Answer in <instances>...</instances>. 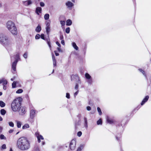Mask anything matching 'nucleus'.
<instances>
[{
  "label": "nucleus",
  "instance_id": "obj_33",
  "mask_svg": "<svg viewBox=\"0 0 151 151\" xmlns=\"http://www.w3.org/2000/svg\"><path fill=\"white\" fill-rule=\"evenodd\" d=\"M46 31L47 34H48L50 31V27H46Z\"/></svg>",
  "mask_w": 151,
  "mask_h": 151
},
{
  "label": "nucleus",
  "instance_id": "obj_29",
  "mask_svg": "<svg viewBox=\"0 0 151 151\" xmlns=\"http://www.w3.org/2000/svg\"><path fill=\"white\" fill-rule=\"evenodd\" d=\"M87 82L89 85H91L93 81L92 78L87 79Z\"/></svg>",
  "mask_w": 151,
  "mask_h": 151
},
{
  "label": "nucleus",
  "instance_id": "obj_11",
  "mask_svg": "<svg viewBox=\"0 0 151 151\" xmlns=\"http://www.w3.org/2000/svg\"><path fill=\"white\" fill-rule=\"evenodd\" d=\"M23 4L25 6H27L32 4V2L31 0H27L22 1Z\"/></svg>",
  "mask_w": 151,
  "mask_h": 151
},
{
  "label": "nucleus",
  "instance_id": "obj_60",
  "mask_svg": "<svg viewBox=\"0 0 151 151\" xmlns=\"http://www.w3.org/2000/svg\"><path fill=\"white\" fill-rule=\"evenodd\" d=\"M61 43L63 45H65V42L64 40H61Z\"/></svg>",
  "mask_w": 151,
  "mask_h": 151
},
{
  "label": "nucleus",
  "instance_id": "obj_37",
  "mask_svg": "<svg viewBox=\"0 0 151 151\" xmlns=\"http://www.w3.org/2000/svg\"><path fill=\"white\" fill-rule=\"evenodd\" d=\"M16 86V83L15 81H14L12 83V88H15Z\"/></svg>",
  "mask_w": 151,
  "mask_h": 151
},
{
  "label": "nucleus",
  "instance_id": "obj_47",
  "mask_svg": "<svg viewBox=\"0 0 151 151\" xmlns=\"http://www.w3.org/2000/svg\"><path fill=\"white\" fill-rule=\"evenodd\" d=\"M41 38L43 40H45V36L44 34H41L40 36Z\"/></svg>",
  "mask_w": 151,
  "mask_h": 151
},
{
  "label": "nucleus",
  "instance_id": "obj_35",
  "mask_svg": "<svg viewBox=\"0 0 151 151\" xmlns=\"http://www.w3.org/2000/svg\"><path fill=\"white\" fill-rule=\"evenodd\" d=\"M0 139H6V138L3 134H1L0 135Z\"/></svg>",
  "mask_w": 151,
  "mask_h": 151
},
{
  "label": "nucleus",
  "instance_id": "obj_53",
  "mask_svg": "<svg viewBox=\"0 0 151 151\" xmlns=\"http://www.w3.org/2000/svg\"><path fill=\"white\" fill-rule=\"evenodd\" d=\"M40 6L42 7H43L45 6L44 3L43 2H40Z\"/></svg>",
  "mask_w": 151,
  "mask_h": 151
},
{
  "label": "nucleus",
  "instance_id": "obj_32",
  "mask_svg": "<svg viewBox=\"0 0 151 151\" xmlns=\"http://www.w3.org/2000/svg\"><path fill=\"white\" fill-rule=\"evenodd\" d=\"M97 125L102 124V121L101 119H100L97 122Z\"/></svg>",
  "mask_w": 151,
  "mask_h": 151
},
{
  "label": "nucleus",
  "instance_id": "obj_55",
  "mask_svg": "<svg viewBox=\"0 0 151 151\" xmlns=\"http://www.w3.org/2000/svg\"><path fill=\"white\" fill-rule=\"evenodd\" d=\"M86 109L88 111H90L91 109V107L90 106H88L86 107Z\"/></svg>",
  "mask_w": 151,
  "mask_h": 151
},
{
  "label": "nucleus",
  "instance_id": "obj_62",
  "mask_svg": "<svg viewBox=\"0 0 151 151\" xmlns=\"http://www.w3.org/2000/svg\"><path fill=\"white\" fill-rule=\"evenodd\" d=\"M13 129H10L9 131V133H12L13 132Z\"/></svg>",
  "mask_w": 151,
  "mask_h": 151
},
{
  "label": "nucleus",
  "instance_id": "obj_45",
  "mask_svg": "<svg viewBox=\"0 0 151 151\" xmlns=\"http://www.w3.org/2000/svg\"><path fill=\"white\" fill-rule=\"evenodd\" d=\"M40 37V35L39 34H37L36 35L35 37V38L36 39H39Z\"/></svg>",
  "mask_w": 151,
  "mask_h": 151
},
{
  "label": "nucleus",
  "instance_id": "obj_2",
  "mask_svg": "<svg viewBox=\"0 0 151 151\" xmlns=\"http://www.w3.org/2000/svg\"><path fill=\"white\" fill-rule=\"evenodd\" d=\"M13 42L12 39L10 37L0 34V43L8 49L10 48Z\"/></svg>",
  "mask_w": 151,
  "mask_h": 151
},
{
  "label": "nucleus",
  "instance_id": "obj_16",
  "mask_svg": "<svg viewBox=\"0 0 151 151\" xmlns=\"http://www.w3.org/2000/svg\"><path fill=\"white\" fill-rule=\"evenodd\" d=\"M41 26L39 24H38L36 28L35 31L37 32H39L41 31Z\"/></svg>",
  "mask_w": 151,
  "mask_h": 151
},
{
  "label": "nucleus",
  "instance_id": "obj_41",
  "mask_svg": "<svg viewBox=\"0 0 151 151\" xmlns=\"http://www.w3.org/2000/svg\"><path fill=\"white\" fill-rule=\"evenodd\" d=\"M50 21H47L46 22V27H50Z\"/></svg>",
  "mask_w": 151,
  "mask_h": 151
},
{
  "label": "nucleus",
  "instance_id": "obj_28",
  "mask_svg": "<svg viewBox=\"0 0 151 151\" xmlns=\"http://www.w3.org/2000/svg\"><path fill=\"white\" fill-rule=\"evenodd\" d=\"M49 14H45L44 15V18L45 20H47L49 18Z\"/></svg>",
  "mask_w": 151,
  "mask_h": 151
},
{
  "label": "nucleus",
  "instance_id": "obj_38",
  "mask_svg": "<svg viewBox=\"0 0 151 151\" xmlns=\"http://www.w3.org/2000/svg\"><path fill=\"white\" fill-rule=\"evenodd\" d=\"M9 124L10 127H14V123L12 122H9Z\"/></svg>",
  "mask_w": 151,
  "mask_h": 151
},
{
  "label": "nucleus",
  "instance_id": "obj_51",
  "mask_svg": "<svg viewBox=\"0 0 151 151\" xmlns=\"http://www.w3.org/2000/svg\"><path fill=\"white\" fill-rule=\"evenodd\" d=\"M78 83H76L75 86V89L78 90Z\"/></svg>",
  "mask_w": 151,
  "mask_h": 151
},
{
  "label": "nucleus",
  "instance_id": "obj_15",
  "mask_svg": "<svg viewBox=\"0 0 151 151\" xmlns=\"http://www.w3.org/2000/svg\"><path fill=\"white\" fill-rule=\"evenodd\" d=\"M52 57L53 63V65L54 66H56V60L54 55L52 53Z\"/></svg>",
  "mask_w": 151,
  "mask_h": 151
},
{
  "label": "nucleus",
  "instance_id": "obj_20",
  "mask_svg": "<svg viewBox=\"0 0 151 151\" xmlns=\"http://www.w3.org/2000/svg\"><path fill=\"white\" fill-rule=\"evenodd\" d=\"M86 50L87 46L86 45L84 46L83 47L82 49V52L83 53L84 55H85L86 54Z\"/></svg>",
  "mask_w": 151,
  "mask_h": 151
},
{
  "label": "nucleus",
  "instance_id": "obj_6",
  "mask_svg": "<svg viewBox=\"0 0 151 151\" xmlns=\"http://www.w3.org/2000/svg\"><path fill=\"white\" fill-rule=\"evenodd\" d=\"M15 60L12 63V70L14 71H16V67L17 63L19 60H20L19 53H17L14 56Z\"/></svg>",
  "mask_w": 151,
  "mask_h": 151
},
{
  "label": "nucleus",
  "instance_id": "obj_4",
  "mask_svg": "<svg viewBox=\"0 0 151 151\" xmlns=\"http://www.w3.org/2000/svg\"><path fill=\"white\" fill-rule=\"evenodd\" d=\"M7 27L9 30L14 35L17 34V30L14 23L12 21H9L6 23Z\"/></svg>",
  "mask_w": 151,
  "mask_h": 151
},
{
  "label": "nucleus",
  "instance_id": "obj_1",
  "mask_svg": "<svg viewBox=\"0 0 151 151\" xmlns=\"http://www.w3.org/2000/svg\"><path fill=\"white\" fill-rule=\"evenodd\" d=\"M17 146L21 150H27L30 147V142L27 137H22L17 140Z\"/></svg>",
  "mask_w": 151,
  "mask_h": 151
},
{
  "label": "nucleus",
  "instance_id": "obj_12",
  "mask_svg": "<svg viewBox=\"0 0 151 151\" xmlns=\"http://www.w3.org/2000/svg\"><path fill=\"white\" fill-rule=\"evenodd\" d=\"M78 77L77 75H72L71 76V80L72 81H76Z\"/></svg>",
  "mask_w": 151,
  "mask_h": 151
},
{
  "label": "nucleus",
  "instance_id": "obj_9",
  "mask_svg": "<svg viewBox=\"0 0 151 151\" xmlns=\"http://www.w3.org/2000/svg\"><path fill=\"white\" fill-rule=\"evenodd\" d=\"M35 135L37 139L38 142L39 143H40L41 142L40 139H44V138L43 136L42 135L40 134L38 132H36Z\"/></svg>",
  "mask_w": 151,
  "mask_h": 151
},
{
  "label": "nucleus",
  "instance_id": "obj_36",
  "mask_svg": "<svg viewBox=\"0 0 151 151\" xmlns=\"http://www.w3.org/2000/svg\"><path fill=\"white\" fill-rule=\"evenodd\" d=\"M6 146L5 144L3 145L1 147V150H3V149H6Z\"/></svg>",
  "mask_w": 151,
  "mask_h": 151
},
{
  "label": "nucleus",
  "instance_id": "obj_64",
  "mask_svg": "<svg viewBox=\"0 0 151 151\" xmlns=\"http://www.w3.org/2000/svg\"><path fill=\"white\" fill-rule=\"evenodd\" d=\"M45 144V142L44 141H42V145H43Z\"/></svg>",
  "mask_w": 151,
  "mask_h": 151
},
{
  "label": "nucleus",
  "instance_id": "obj_17",
  "mask_svg": "<svg viewBox=\"0 0 151 151\" xmlns=\"http://www.w3.org/2000/svg\"><path fill=\"white\" fill-rule=\"evenodd\" d=\"M84 126L85 128H86V129H87L88 128V122H87V120L86 118L84 117Z\"/></svg>",
  "mask_w": 151,
  "mask_h": 151
},
{
  "label": "nucleus",
  "instance_id": "obj_46",
  "mask_svg": "<svg viewBox=\"0 0 151 151\" xmlns=\"http://www.w3.org/2000/svg\"><path fill=\"white\" fill-rule=\"evenodd\" d=\"M24 57L26 59L27 57V52H25L23 55Z\"/></svg>",
  "mask_w": 151,
  "mask_h": 151
},
{
  "label": "nucleus",
  "instance_id": "obj_14",
  "mask_svg": "<svg viewBox=\"0 0 151 151\" xmlns=\"http://www.w3.org/2000/svg\"><path fill=\"white\" fill-rule=\"evenodd\" d=\"M42 12V8L41 7H37L36 8V13L38 15H39V13H41Z\"/></svg>",
  "mask_w": 151,
  "mask_h": 151
},
{
  "label": "nucleus",
  "instance_id": "obj_42",
  "mask_svg": "<svg viewBox=\"0 0 151 151\" xmlns=\"http://www.w3.org/2000/svg\"><path fill=\"white\" fill-rule=\"evenodd\" d=\"M60 23L62 26H64L65 24V22L64 21H61Z\"/></svg>",
  "mask_w": 151,
  "mask_h": 151
},
{
  "label": "nucleus",
  "instance_id": "obj_19",
  "mask_svg": "<svg viewBox=\"0 0 151 151\" xmlns=\"http://www.w3.org/2000/svg\"><path fill=\"white\" fill-rule=\"evenodd\" d=\"M72 24V21L71 20L68 19L66 21V25L67 26H70Z\"/></svg>",
  "mask_w": 151,
  "mask_h": 151
},
{
  "label": "nucleus",
  "instance_id": "obj_21",
  "mask_svg": "<svg viewBox=\"0 0 151 151\" xmlns=\"http://www.w3.org/2000/svg\"><path fill=\"white\" fill-rule=\"evenodd\" d=\"M72 46H73V47L75 50H78V47L77 46L76 43L75 42H73L72 43Z\"/></svg>",
  "mask_w": 151,
  "mask_h": 151
},
{
  "label": "nucleus",
  "instance_id": "obj_22",
  "mask_svg": "<svg viewBox=\"0 0 151 151\" xmlns=\"http://www.w3.org/2000/svg\"><path fill=\"white\" fill-rule=\"evenodd\" d=\"M29 124H26L23 126L22 128L23 129H25L27 128H29Z\"/></svg>",
  "mask_w": 151,
  "mask_h": 151
},
{
  "label": "nucleus",
  "instance_id": "obj_10",
  "mask_svg": "<svg viewBox=\"0 0 151 151\" xmlns=\"http://www.w3.org/2000/svg\"><path fill=\"white\" fill-rule=\"evenodd\" d=\"M68 9H71L72 7L74 6V4L70 1H68L65 3Z\"/></svg>",
  "mask_w": 151,
  "mask_h": 151
},
{
  "label": "nucleus",
  "instance_id": "obj_3",
  "mask_svg": "<svg viewBox=\"0 0 151 151\" xmlns=\"http://www.w3.org/2000/svg\"><path fill=\"white\" fill-rule=\"evenodd\" d=\"M22 99L19 97L15 99L12 102L11 107L12 110L16 112L18 109L21 106Z\"/></svg>",
  "mask_w": 151,
  "mask_h": 151
},
{
  "label": "nucleus",
  "instance_id": "obj_27",
  "mask_svg": "<svg viewBox=\"0 0 151 151\" xmlns=\"http://www.w3.org/2000/svg\"><path fill=\"white\" fill-rule=\"evenodd\" d=\"M5 106V103L1 101H0V106L1 107H4Z\"/></svg>",
  "mask_w": 151,
  "mask_h": 151
},
{
  "label": "nucleus",
  "instance_id": "obj_49",
  "mask_svg": "<svg viewBox=\"0 0 151 151\" xmlns=\"http://www.w3.org/2000/svg\"><path fill=\"white\" fill-rule=\"evenodd\" d=\"M82 133L81 131H79L77 133V136L80 137L81 136Z\"/></svg>",
  "mask_w": 151,
  "mask_h": 151
},
{
  "label": "nucleus",
  "instance_id": "obj_34",
  "mask_svg": "<svg viewBox=\"0 0 151 151\" xmlns=\"http://www.w3.org/2000/svg\"><path fill=\"white\" fill-rule=\"evenodd\" d=\"M83 145H81L80 147L78 148L76 151H81L83 149Z\"/></svg>",
  "mask_w": 151,
  "mask_h": 151
},
{
  "label": "nucleus",
  "instance_id": "obj_31",
  "mask_svg": "<svg viewBox=\"0 0 151 151\" xmlns=\"http://www.w3.org/2000/svg\"><path fill=\"white\" fill-rule=\"evenodd\" d=\"M23 92V90L22 89H19L16 92L17 93H21Z\"/></svg>",
  "mask_w": 151,
  "mask_h": 151
},
{
  "label": "nucleus",
  "instance_id": "obj_23",
  "mask_svg": "<svg viewBox=\"0 0 151 151\" xmlns=\"http://www.w3.org/2000/svg\"><path fill=\"white\" fill-rule=\"evenodd\" d=\"M0 112L2 115H4L6 114V111L5 109H2L1 110Z\"/></svg>",
  "mask_w": 151,
  "mask_h": 151
},
{
  "label": "nucleus",
  "instance_id": "obj_63",
  "mask_svg": "<svg viewBox=\"0 0 151 151\" xmlns=\"http://www.w3.org/2000/svg\"><path fill=\"white\" fill-rule=\"evenodd\" d=\"M6 86H3V89L4 90H6Z\"/></svg>",
  "mask_w": 151,
  "mask_h": 151
},
{
  "label": "nucleus",
  "instance_id": "obj_5",
  "mask_svg": "<svg viewBox=\"0 0 151 151\" xmlns=\"http://www.w3.org/2000/svg\"><path fill=\"white\" fill-rule=\"evenodd\" d=\"M37 114V111L33 107L30 108L29 121L30 122H33L34 119L36 116Z\"/></svg>",
  "mask_w": 151,
  "mask_h": 151
},
{
  "label": "nucleus",
  "instance_id": "obj_18",
  "mask_svg": "<svg viewBox=\"0 0 151 151\" xmlns=\"http://www.w3.org/2000/svg\"><path fill=\"white\" fill-rule=\"evenodd\" d=\"M106 121L108 123L110 124H111L113 123V122L108 116L106 117Z\"/></svg>",
  "mask_w": 151,
  "mask_h": 151
},
{
  "label": "nucleus",
  "instance_id": "obj_13",
  "mask_svg": "<svg viewBox=\"0 0 151 151\" xmlns=\"http://www.w3.org/2000/svg\"><path fill=\"white\" fill-rule=\"evenodd\" d=\"M149 98V96H146L143 99L142 102L141 103V105H143L148 100Z\"/></svg>",
  "mask_w": 151,
  "mask_h": 151
},
{
  "label": "nucleus",
  "instance_id": "obj_59",
  "mask_svg": "<svg viewBox=\"0 0 151 151\" xmlns=\"http://www.w3.org/2000/svg\"><path fill=\"white\" fill-rule=\"evenodd\" d=\"M56 44L59 47H60L61 45L58 41L56 42Z\"/></svg>",
  "mask_w": 151,
  "mask_h": 151
},
{
  "label": "nucleus",
  "instance_id": "obj_26",
  "mask_svg": "<svg viewBox=\"0 0 151 151\" xmlns=\"http://www.w3.org/2000/svg\"><path fill=\"white\" fill-rule=\"evenodd\" d=\"M17 126L18 128H19L21 127V123L20 122L18 121H16Z\"/></svg>",
  "mask_w": 151,
  "mask_h": 151
},
{
  "label": "nucleus",
  "instance_id": "obj_44",
  "mask_svg": "<svg viewBox=\"0 0 151 151\" xmlns=\"http://www.w3.org/2000/svg\"><path fill=\"white\" fill-rule=\"evenodd\" d=\"M76 81L77 82L76 83H78V84L81 83V81L79 77H78V78L76 80Z\"/></svg>",
  "mask_w": 151,
  "mask_h": 151
},
{
  "label": "nucleus",
  "instance_id": "obj_54",
  "mask_svg": "<svg viewBox=\"0 0 151 151\" xmlns=\"http://www.w3.org/2000/svg\"><path fill=\"white\" fill-rule=\"evenodd\" d=\"M78 90H77L74 94V96L75 97H76V95L78 94Z\"/></svg>",
  "mask_w": 151,
  "mask_h": 151
},
{
  "label": "nucleus",
  "instance_id": "obj_8",
  "mask_svg": "<svg viewBox=\"0 0 151 151\" xmlns=\"http://www.w3.org/2000/svg\"><path fill=\"white\" fill-rule=\"evenodd\" d=\"M76 145V140L75 139L72 140L69 145V147L70 149L72 150H74L75 149Z\"/></svg>",
  "mask_w": 151,
  "mask_h": 151
},
{
  "label": "nucleus",
  "instance_id": "obj_25",
  "mask_svg": "<svg viewBox=\"0 0 151 151\" xmlns=\"http://www.w3.org/2000/svg\"><path fill=\"white\" fill-rule=\"evenodd\" d=\"M85 77L87 79H89L91 78V76L88 73H85Z\"/></svg>",
  "mask_w": 151,
  "mask_h": 151
},
{
  "label": "nucleus",
  "instance_id": "obj_56",
  "mask_svg": "<svg viewBox=\"0 0 151 151\" xmlns=\"http://www.w3.org/2000/svg\"><path fill=\"white\" fill-rule=\"evenodd\" d=\"M4 78H3L0 80V84H1L3 83Z\"/></svg>",
  "mask_w": 151,
  "mask_h": 151
},
{
  "label": "nucleus",
  "instance_id": "obj_39",
  "mask_svg": "<svg viewBox=\"0 0 151 151\" xmlns=\"http://www.w3.org/2000/svg\"><path fill=\"white\" fill-rule=\"evenodd\" d=\"M70 32V28L69 27H68L66 29L65 32L67 33H69Z\"/></svg>",
  "mask_w": 151,
  "mask_h": 151
},
{
  "label": "nucleus",
  "instance_id": "obj_30",
  "mask_svg": "<svg viewBox=\"0 0 151 151\" xmlns=\"http://www.w3.org/2000/svg\"><path fill=\"white\" fill-rule=\"evenodd\" d=\"M97 110L99 112V114L100 115H101L102 114V112H101V110L100 109V108L99 107H98L97 108Z\"/></svg>",
  "mask_w": 151,
  "mask_h": 151
},
{
  "label": "nucleus",
  "instance_id": "obj_40",
  "mask_svg": "<svg viewBox=\"0 0 151 151\" xmlns=\"http://www.w3.org/2000/svg\"><path fill=\"white\" fill-rule=\"evenodd\" d=\"M7 81L6 80H5V79L4 80V82H3V86H6V85L7 84Z\"/></svg>",
  "mask_w": 151,
  "mask_h": 151
},
{
  "label": "nucleus",
  "instance_id": "obj_57",
  "mask_svg": "<svg viewBox=\"0 0 151 151\" xmlns=\"http://www.w3.org/2000/svg\"><path fill=\"white\" fill-rule=\"evenodd\" d=\"M54 52L55 53V55H56V56H58L59 55V53H58L57 52V51H54Z\"/></svg>",
  "mask_w": 151,
  "mask_h": 151
},
{
  "label": "nucleus",
  "instance_id": "obj_7",
  "mask_svg": "<svg viewBox=\"0 0 151 151\" xmlns=\"http://www.w3.org/2000/svg\"><path fill=\"white\" fill-rule=\"evenodd\" d=\"M16 112H18L19 115L23 116L27 112L26 108L25 106H21Z\"/></svg>",
  "mask_w": 151,
  "mask_h": 151
},
{
  "label": "nucleus",
  "instance_id": "obj_43",
  "mask_svg": "<svg viewBox=\"0 0 151 151\" xmlns=\"http://www.w3.org/2000/svg\"><path fill=\"white\" fill-rule=\"evenodd\" d=\"M47 43L49 47L50 48V49H51V45L50 43V41L49 40H47Z\"/></svg>",
  "mask_w": 151,
  "mask_h": 151
},
{
  "label": "nucleus",
  "instance_id": "obj_50",
  "mask_svg": "<svg viewBox=\"0 0 151 151\" xmlns=\"http://www.w3.org/2000/svg\"><path fill=\"white\" fill-rule=\"evenodd\" d=\"M66 97L68 99H70V94L68 93H66Z\"/></svg>",
  "mask_w": 151,
  "mask_h": 151
},
{
  "label": "nucleus",
  "instance_id": "obj_52",
  "mask_svg": "<svg viewBox=\"0 0 151 151\" xmlns=\"http://www.w3.org/2000/svg\"><path fill=\"white\" fill-rule=\"evenodd\" d=\"M60 39L61 40H63V36L62 34L60 35Z\"/></svg>",
  "mask_w": 151,
  "mask_h": 151
},
{
  "label": "nucleus",
  "instance_id": "obj_48",
  "mask_svg": "<svg viewBox=\"0 0 151 151\" xmlns=\"http://www.w3.org/2000/svg\"><path fill=\"white\" fill-rule=\"evenodd\" d=\"M141 70V71H142V74L145 76L146 78H147V76L145 72L143 70Z\"/></svg>",
  "mask_w": 151,
  "mask_h": 151
},
{
  "label": "nucleus",
  "instance_id": "obj_58",
  "mask_svg": "<svg viewBox=\"0 0 151 151\" xmlns=\"http://www.w3.org/2000/svg\"><path fill=\"white\" fill-rule=\"evenodd\" d=\"M35 151H40L38 147L35 148Z\"/></svg>",
  "mask_w": 151,
  "mask_h": 151
},
{
  "label": "nucleus",
  "instance_id": "obj_24",
  "mask_svg": "<svg viewBox=\"0 0 151 151\" xmlns=\"http://www.w3.org/2000/svg\"><path fill=\"white\" fill-rule=\"evenodd\" d=\"M116 139L119 142L121 140V137L120 136V134H118L116 136Z\"/></svg>",
  "mask_w": 151,
  "mask_h": 151
},
{
  "label": "nucleus",
  "instance_id": "obj_61",
  "mask_svg": "<svg viewBox=\"0 0 151 151\" xmlns=\"http://www.w3.org/2000/svg\"><path fill=\"white\" fill-rule=\"evenodd\" d=\"M2 127L0 126V133H1L2 132Z\"/></svg>",
  "mask_w": 151,
  "mask_h": 151
}]
</instances>
